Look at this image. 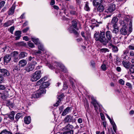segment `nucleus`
<instances>
[{
  "mask_svg": "<svg viewBox=\"0 0 134 134\" xmlns=\"http://www.w3.org/2000/svg\"><path fill=\"white\" fill-rule=\"evenodd\" d=\"M107 39L105 36L104 32H101L100 33L96 32L94 35V37L96 41H99L104 44H106L109 41L111 40L112 36L111 32L109 31H107L105 32Z\"/></svg>",
  "mask_w": 134,
  "mask_h": 134,
  "instance_id": "nucleus-1",
  "label": "nucleus"
},
{
  "mask_svg": "<svg viewBox=\"0 0 134 134\" xmlns=\"http://www.w3.org/2000/svg\"><path fill=\"white\" fill-rule=\"evenodd\" d=\"M36 84L37 85H41L39 87L40 91H41L44 94L46 93V88L48 87L50 85V83L48 81L40 82L39 83L37 81Z\"/></svg>",
  "mask_w": 134,
  "mask_h": 134,
  "instance_id": "nucleus-2",
  "label": "nucleus"
},
{
  "mask_svg": "<svg viewBox=\"0 0 134 134\" xmlns=\"http://www.w3.org/2000/svg\"><path fill=\"white\" fill-rule=\"evenodd\" d=\"M41 72L40 70H38L35 72L31 78V80L32 81H35L39 79L41 76Z\"/></svg>",
  "mask_w": 134,
  "mask_h": 134,
  "instance_id": "nucleus-3",
  "label": "nucleus"
},
{
  "mask_svg": "<svg viewBox=\"0 0 134 134\" xmlns=\"http://www.w3.org/2000/svg\"><path fill=\"white\" fill-rule=\"evenodd\" d=\"M76 120L75 118H74L73 116L70 115H66L64 118L63 122L64 123H69L71 122L73 123L75 122Z\"/></svg>",
  "mask_w": 134,
  "mask_h": 134,
  "instance_id": "nucleus-4",
  "label": "nucleus"
},
{
  "mask_svg": "<svg viewBox=\"0 0 134 134\" xmlns=\"http://www.w3.org/2000/svg\"><path fill=\"white\" fill-rule=\"evenodd\" d=\"M51 70L55 71V72L58 74L59 72H63L64 73H66L67 70L66 68H49Z\"/></svg>",
  "mask_w": 134,
  "mask_h": 134,
  "instance_id": "nucleus-5",
  "label": "nucleus"
},
{
  "mask_svg": "<svg viewBox=\"0 0 134 134\" xmlns=\"http://www.w3.org/2000/svg\"><path fill=\"white\" fill-rule=\"evenodd\" d=\"M44 94L41 91H40V90H38L36 93H34L32 95L31 98H39L41 97L42 94Z\"/></svg>",
  "mask_w": 134,
  "mask_h": 134,
  "instance_id": "nucleus-6",
  "label": "nucleus"
},
{
  "mask_svg": "<svg viewBox=\"0 0 134 134\" xmlns=\"http://www.w3.org/2000/svg\"><path fill=\"white\" fill-rule=\"evenodd\" d=\"M0 75L5 77L9 76L10 73L9 71L5 69H0Z\"/></svg>",
  "mask_w": 134,
  "mask_h": 134,
  "instance_id": "nucleus-7",
  "label": "nucleus"
},
{
  "mask_svg": "<svg viewBox=\"0 0 134 134\" xmlns=\"http://www.w3.org/2000/svg\"><path fill=\"white\" fill-rule=\"evenodd\" d=\"M129 20L127 18L125 20H121L119 21V23L121 26L123 27H127Z\"/></svg>",
  "mask_w": 134,
  "mask_h": 134,
  "instance_id": "nucleus-8",
  "label": "nucleus"
},
{
  "mask_svg": "<svg viewBox=\"0 0 134 134\" xmlns=\"http://www.w3.org/2000/svg\"><path fill=\"white\" fill-rule=\"evenodd\" d=\"M118 19L116 17H114L111 20L110 24L113 27H116L118 26L117 22Z\"/></svg>",
  "mask_w": 134,
  "mask_h": 134,
  "instance_id": "nucleus-9",
  "label": "nucleus"
},
{
  "mask_svg": "<svg viewBox=\"0 0 134 134\" xmlns=\"http://www.w3.org/2000/svg\"><path fill=\"white\" fill-rule=\"evenodd\" d=\"M115 4H112L110 5L107 9V12L112 13L115 9Z\"/></svg>",
  "mask_w": 134,
  "mask_h": 134,
  "instance_id": "nucleus-10",
  "label": "nucleus"
},
{
  "mask_svg": "<svg viewBox=\"0 0 134 134\" xmlns=\"http://www.w3.org/2000/svg\"><path fill=\"white\" fill-rule=\"evenodd\" d=\"M15 7V2H14L8 11V14L9 15H12L14 14Z\"/></svg>",
  "mask_w": 134,
  "mask_h": 134,
  "instance_id": "nucleus-11",
  "label": "nucleus"
},
{
  "mask_svg": "<svg viewBox=\"0 0 134 134\" xmlns=\"http://www.w3.org/2000/svg\"><path fill=\"white\" fill-rule=\"evenodd\" d=\"M76 29L71 25L69 27L68 29V32L70 33H73L76 35H78L79 34L78 32L75 30Z\"/></svg>",
  "mask_w": 134,
  "mask_h": 134,
  "instance_id": "nucleus-12",
  "label": "nucleus"
},
{
  "mask_svg": "<svg viewBox=\"0 0 134 134\" xmlns=\"http://www.w3.org/2000/svg\"><path fill=\"white\" fill-rule=\"evenodd\" d=\"M11 58V55H5L3 58L4 63H8L10 60Z\"/></svg>",
  "mask_w": 134,
  "mask_h": 134,
  "instance_id": "nucleus-13",
  "label": "nucleus"
},
{
  "mask_svg": "<svg viewBox=\"0 0 134 134\" xmlns=\"http://www.w3.org/2000/svg\"><path fill=\"white\" fill-rule=\"evenodd\" d=\"M71 110V108L70 107H67L63 111L61 115L65 116L69 112H70Z\"/></svg>",
  "mask_w": 134,
  "mask_h": 134,
  "instance_id": "nucleus-14",
  "label": "nucleus"
},
{
  "mask_svg": "<svg viewBox=\"0 0 134 134\" xmlns=\"http://www.w3.org/2000/svg\"><path fill=\"white\" fill-rule=\"evenodd\" d=\"M15 114V112L14 111H12L10 114H7V116L11 121H13L14 119V116Z\"/></svg>",
  "mask_w": 134,
  "mask_h": 134,
  "instance_id": "nucleus-15",
  "label": "nucleus"
},
{
  "mask_svg": "<svg viewBox=\"0 0 134 134\" xmlns=\"http://www.w3.org/2000/svg\"><path fill=\"white\" fill-rule=\"evenodd\" d=\"M24 122L25 124H29L31 122V119L30 116L25 117L24 118Z\"/></svg>",
  "mask_w": 134,
  "mask_h": 134,
  "instance_id": "nucleus-16",
  "label": "nucleus"
},
{
  "mask_svg": "<svg viewBox=\"0 0 134 134\" xmlns=\"http://www.w3.org/2000/svg\"><path fill=\"white\" fill-rule=\"evenodd\" d=\"M21 31H16L15 33V35L16 36L15 40H18L21 36Z\"/></svg>",
  "mask_w": 134,
  "mask_h": 134,
  "instance_id": "nucleus-17",
  "label": "nucleus"
},
{
  "mask_svg": "<svg viewBox=\"0 0 134 134\" xmlns=\"http://www.w3.org/2000/svg\"><path fill=\"white\" fill-rule=\"evenodd\" d=\"M120 31L121 34L122 35H126L127 33V27H122L120 30Z\"/></svg>",
  "mask_w": 134,
  "mask_h": 134,
  "instance_id": "nucleus-18",
  "label": "nucleus"
},
{
  "mask_svg": "<svg viewBox=\"0 0 134 134\" xmlns=\"http://www.w3.org/2000/svg\"><path fill=\"white\" fill-rule=\"evenodd\" d=\"M27 63L25 59H22L20 60L19 63V65L20 66H24Z\"/></svg>",
  "mask_w": 134,
  "mask_h": 134,
  "instance_id": "nucleus-19",
  "label": "nucleus"
},
{
  "mask_svg": "<svg viewBox=\"0 0 134 134\" xmlns=\"http://www.w3.org/2000/svg\"><path fill=\"white\" fill-rule=\"evenodd\" d=\"M13 20H9L5 23L3 24V26L4 27H7L11 25L13 23Z\"/></svg>",
  "mask_w": 134,
  "mask_h": 134,
  "instance_id": "nucleus-20",
  "label": "nucleus"
},
{
  "mask_svg": "<svg viewBox=\"0 0 134 134\" xmlns=\"http://www.w3.org/2000/svg\"><path fill=\"white\" fill-rule=\"evenodd\" d=\"M102 0H94L93 1V5L96 6L100 4L102 2Z\"/></svg>",
  "mask_w": 134,
  "mask_h": 134,
  "instance_id": "nucleus-21",
  "label": "nucleus"
},
{
  "mask_svg": "<svg viewBox=\"0 0 134 134\" xmlns=\"http://www.w3.org/2000/svg\"><path fill=\"white\" fill-rule=\"evenodd\" d=\"M23 114L21 113H18L16 115L15 119L16 120V121H17L18 119L21 117H22Z\"/></svg>",
  "mask_w": 134,
  "mask_h": 134,
  "instance_id": "nucleus-22",
  "label": "nucleus"
},
{
  "mask_svg": "<svg viewBox=\"0 0 134 134\" xmlns=\"http://www.w3.org/2000/svg\"><path fill=\"white\" fill-rule=\"evenodd\" d=\"M31 40L35 44L38 45L39 43H41L38 38H31Z\"/></svg>",
  "mask_w": 134,
  "mask_h": 134,
  "instance_id": "nucleus-23",
  "label": "nucleus"
},
{
  "mask_svg": "<svg viewBox=\"0 0 134 134\" xmlns=\"http://www.w3.org/2000/svg\"><path fill=\"white\" fill-rule=\"evenodd\" d=\"M72 25L74 28H75L76 29L78 30V29L77 27V21L76 20H73L72 22Z\"/></svg>",
  "mask_w": 134,
  "mask_h": 134,
  "instance_id": "nucleus-24",
  "label": "nucleus"
},
{
  "mask_svg": "<svg viewBox=\"0 0 134 134\" xmlns=\"http://www.w3.org/2000/svg\"><path fill=\"white\" fill-rule=\"evenodd\" d=\"M65 96L64 95L63 93H62L61 94L59 95L58 97V102H59L61 101L63 98H64Z\"/></svg>",
  "mask_w": 134,
  "mask_h": 134,
  "instance_id": "nucleus-25",
  "label": "nucleus"
},
{
  "mask_svg": "<svg viewBox=\"0 0 134 134\" xmlns=\"http://www.w3.org/2000/svg\"><path fill=\"white\" fill-rule=\"evenodd\" d=\"M74 128L73 126L72 125H70L69 124L67 126L65 127V129L68 130H73L72 129Z\"/></svg>",
  "mask_w": 134,
  "mask_h": 134,
  "instance_id": "nucleus-26",
  "label": "nucleus"
},
{
  "mask_svg": "<svg viewBox=\"0 0 134 134\" xmlns=\"http://www.w3.org/2000/svg\"><path fill=\"white\" fill-rule=\"evenodd\" d=\"M7 103H6V105L8 107L10 106L11 108H13L14 106L13 102H11L10 100H7Z\"/></svg>",
  "mask_w": 134,
  "mask_h": 134,
  "instance_id": "nucleus-27",
  "label": "nucleus"
},
{
  "mask_svg": "<svg viewBox=\"0 0 134 134\" xmlns=\"http://www.w3.org/2000/svg\"><path fill=\"white\" fill-rule=\"evenodd\" d=\"M27 53L25 52H22L20 53L19 55V59L23 58L27 56Z\"/></svg>",
  "mask_w": 134,
  "mask_h": 134,
  "instance_id": "nucleus-28",
  "label": "nucleus"
},
{
  "mask_svg": "<svg viewBox=\"0 0 134 134\" xmlns=\"http://www.w3.org/2000/svg\"><path fill=\"white\" fill-rule=\"evenodd\" d=\"M91 99L92 100V102L91 103L93 105L94 104H97V105L99 107V105L98 103L97 102L96 100L94 99L93 97H91Z\"/></svg>",
  "mask_w": 134,
  "mask_h": 134,
  "instance_id": "nucleus-29",
  "label": "nucleus"
},
{
  "mask_svg": "<svg viewBox=\"0 0 134 134\" xmlns=\"http://www.w3.org/2000/svg\"><path fill=\"white\" fill-rule=\"evenodd\" d=\"M99 51L100 53H105L106 52H109V49L107 48H103L99 49Z\"/></svg>",
  "mask_w": 134,
  "mask_h": 134,
  "instance_id": "nucleus-30",
  "label": "nucleus"
},
{
  "mask_svg": "<svg viewBox=\"0 0 134 134\" xmlns=\"http://www.w3.org/2000/svg\"><path fill=\"white\" fill-rule=\"evenodd\" d=\"M107 74L109 75L110 76H109L110 77V78H111L112 79H113L114 78L115 75L114 74H113V73L111 71L109 70V71H108L107 72Z\"/></svg>",
  "mask_w": 134,
  "mask_h": 134,
  "instance_id": "nucleus-31",
  "label": "nucleus"
},
{
  "mask_svg": "<svg viewBox=\"0 0 134 134\" xmlns=\"http://www.w3.org/2000/svg\"><path fill=\"white\" fill-rule=\"evenodd\" d=\"M0 134H12L10 132L8 131L6 129H4L2 131Z\"/></svg>",
  "mask_w": 134,
  "mask_h": 134,
  "instance_id": "nucleus-32",
  "label": "nucleus"
},
{
  "mask_svg": "<svg viewBox=\"0 0 134 134\" xmlns=\"http://www.w3.org/2000/svg\"><path fill=\"white\" fill-rule=\"evenodd\" d=\"M18 53L17 51H14L11 53H10L11 56L13 57H14L18 56Z\"/></svg>",
  "mask_w": 134,
  "mask_h": 134,
  "instance_id": "nucleus-33",
  "label": "nucleus"
},
{
  "mask_svg": "<svg viewBox=\"0 0 134 134\" xmlns=\"http://www.w3.org/2000/svg\"><path fill=\"white\" fill-rule=\"evenodd\" d=\"M104 7L102 5H99L97 8V10L99 12H101L103 11L104 10Z\"/></svg>",
  "mask_w": 134,
  "mask_h": 134,
  "instance_id": "nucleus-34",
  "label": "nucleus"
},
{
  "mask_svg": "<svg viewBox=\"0 0 134 134\" xmlns=\"http://www.w3.org/2000/svg\"><path fill=\"white\" fill-rule=\"evenodd\" d=\"M68 85L67 82L65 81L64 82L63 88L62 90L63 91L67 89L68 88Z\"/></svg>",
  "mask_w": 134,
  "mask_h": 134,
  "instance_id": "nucleus-35",
  "label": "nucleus"
},
{
  "mask_svg": "<svg viewBox=\"0 0 134 134\" xmlns=\"http://www.w3.org/2000/svg\"><path fill=\"white\" fill-rule=\"evenodd\" d=\"M89 3L88 2H86L85 5L84 7L85 9L87 11H89L90 10V8L89 7Z\"/></svg>",
  "mask_w": 134,
  "mask_h": 134,
  "instance_id": "nucleus-36",
  "label": "nucleus"
},
{
  "mask_svg": "<svg viewBox=\"0 0 134 134\" xmlns=\"http://www.w3.org/2000/svg\"><path fill=\"white\" fill-rule=\"evenodd\" d=\"M37 45H38V48L39 50L43 51H44V49L43 48V46L41 43H39Z\"/></svg>",
  "mask_w": 134,
  "mask_h": 134,
  "instance_id": "nucleus-37",
  "label": "nucleus"
},
{
  "mask_svg": "<svg viewBox=\"0 0 134 134\" xmlns=\"http://www.w3.org/2000/svg\"><path fill=\"white\" fill-rule=\"evenodd\" d=\"M122 63L124 67H130V63L127 61H123Z\"/></svg>",
  "mask_w": 134,
  "mask_h": 134,
  "instance_id": "nucleus-38",
  "label": "nucleus"
},
{
  "mask_svg": "<svg viewBox=\"0 0 134 134\" xmlns=\"http://www.w3.org/2000/svg\"><path fill=\"white\" fill-rule=\"evenodd\" d=\"M114 29L113 30L112 32L113 33H115V34H116L119 32V30L118 28V26H117L113 27Z\"/></svg>",
  "mask_w": 134,
  "mask_h": 134,
  "instance_id": "nucleus-39",
  "label": "nucleus"
},
{
  "mask_svg": "<svg viewBox=\"0 0 134 134\" xmlns=\"http://www.w3.org/2000/svg\"><path fill=\"white\" fill-rule=\"evenodd\" d=\"M73 130H66V131L63 132L62 134H73Z\"/></svg>",
  "mask_w": 134,
  "mask_h": 134,
  "instance_id": "nucleus-40",
  "label": "nucleus"
},
{
  "mask_svg": "<svg viewBox=\"0 0 134 134\" xmlns=\"http://www.w3.org/2000/svg\"><path fill=\"white\" fill-rule=\"evenodd\" d=\"M112 48L113 52L115 53L117 52L118 50V47L114 45L112 46Z\"/></svg>",
  "mask_w": 134,
  "mask_h": 134,
  "instance_id": "nucleus-41",
  "label": "nucleus"
},
{
  "mask_svg": "<svg viewBox=\"0 0 134 134\" xmlns=\"http://www.w3.org/2000/svg\"><path fill=\"white\" fill-rule=\"evenodd\" d=\"M48 77L47 76H44V77L41 78L40 80L38 81V82L39 83L40 82H42L43 81H45L47 80Z\"/></svg>",
  "mask_w": 134,
  "mask_h": 134,
  "instance_id": "nucleus-42",
  "label": "nucleus"
},
{
  "mask_svg": "<svg viewBox=\"0 0 134 134\" xmlns=\"http://www.w3.org/2000/svg\"><path fill=\"white\" fill-rule=\"evenodd\" d=\"M20 68H14L13 69V71L14 72H15V74H17L20 70Z\"/></svg>",
  "mask_w": 134,
  "mask_h": 134,
  "instance_id": "nucleus-43",
  "label": "nucleus"
},
{
  "mask_svg": "<svg viewBox=\"0 0 134 134\" xmlns=\"http://www.w3.org/2000/svg\"><path fill=\"white\" fill-rule=\"evenodd\" d=\"M34 69V68H25L24 70L26 71L29 72L30 71H32Z\"/></svg>",
  "mask_w": 134,
  "mask_h": 134,
  "instance_id": "nucleus-44",
  "label": "nucleus"
},
{
  "mask_svg": "<svg viewBox=\"0 0 134 134\" xmlns=\"http://www.w3.org/2000/svg\"><path fill=\"white\" fill-rule=\"evenodd\" d=\"M132 21L130 20V21L129 24V31L130 32H131L132 31Z\"/></svg>",
  "mask_w": 134,
  "mask_h": 134,
  "instance_id": "nucleus-45",
  "label": "nucleus"
},
{
  "mask_svg": "<svg viewBox=\"0 0 134 134\" xmlns=\"http://www.w3.org/2000/svg\"><path fill=\"white\" fill-rule=\"evenodd\" d=\"M70 83L71 85L72 86V87L74 88H75V83L74 82L72 81L71 80H70Z\"/></svg>",
  "mask_w": 134,
  "mask_h": 134,
  "instance_id": "nucleus-46",
  "label": "nucleus"
},
{
  "mask_svg": "<svg viewBox=\"0 0 134 134\" xmlns=\"http://www.w3.org/2000/svg\"><path fill=\"white\" fill-rule=\"evenodd\" d=\"M127 69H129L130 74H134V68H126Z\"/></svg>",
  "mask_w": 134,
  "mask_h": 134,
  "instance_id": "nucleus-47",
  "label": "nucleus"
},
{
  "mask_svg": "<svg viewBox=\"0 0 134 134\" xmlns=\"http://www.w3.org/2000/svg\"><path fill=\"white\" fill-rule=\"evenodd\" d=\"M129 53V51L127 49H126L123 51V54L122 55H126L127 56V55Z\"/></svg>",
  "mask_w": 134,
  "mask_h": 134,
  "instance_id": "nucleus-48",
  "label": "nucleus"
},
{
  "mask_svg": "<svg viewBox=\"0 0 134 134\" xmlns=\"http://www.w3.org/2000/svg\"><path fill=\"white\" fill-rule=\"evenodd\" d=\"M85 107H86L87 109H88L89 108V106L88 101L87 100L86 101L85 103Z\"/></svg>",
  "mask_w": 134,
  "mask_h": 134,
  "instance_id": "nucleus-49",
  "label": "nucleus"
},
{
  "mask_svg": "<svg viewBox=\"0 0 134 134\" xmlns=\"http://www.w3.org/2000/svg\"><path fill=\"white\" fill-rule=\"evenodd\" d=\"M28 45L31 48H34L35 47L34 45L32 43H31L30 42H28Z\"/></svg>",
  "mask_w": 134,
  "mask_h": 134,
  "instance_id": "nucleus-50",
  "label": "nucleus"
},
{
  "mask_svg": "<svg viewBox=\"0 0 134 134\" xmlns=\"http://www.w3.org/2000/svg\"><path fill=\"white\" fill-rule=\"evenodd\" d=\"M112 127L114 132L116 133V126L115 123L114 124L112 125Z\"/></svg>",
  "mask_w": 134,
  "mask_h": 134,
  "instance_id": "nucleus-51",
  "label": "nucleus"
},
{
  "mask_svg": "<svg viewBox=\"0 0 134 134\" xmlns=\"http://www.w3.org/2000/svg\"><path fill=\"white\" fill-rule=\"evenodd\" d=\"M126 85L129 87V88L130 90H131L132 89V86L131 84L129 82H127L126 84Z\"/></svg>",
  "mask_w": 134,
  "mask_h": 134,
  "instance_id": "nucleus-52",
  "label": "nucleus"
},
{
  "mask_svg": "<svg viewBox=\"0 0 134 134\" xmlns=\"http://www.w3.org/2000/svg\"><path fill=\"white\" fill-rule=\"evenodd\" d=\"M64 106L63 105H62V106H61L59 107V111H60L59 114H60L63 111V109L64 108Z\"/></svg>",
  "mask_w": 134,
  "mask_h": 134,
  "instance_id": "nucleus-53",
  "label": "nucleus"
},
{
  "mask_svg": "<svg viewBox=\"0 0 134 134\" xmlns=\"http://www.w3.org/2000/svg\"><path fill=\"white\" fill-rule=\"evenodd\" d=\"M119 83L122 85L124 84V81L122 79H120L119 80Z\"/></svg>",
  "mask_w": 134,
  "mask_h": 134,
  "instance_id": "nucleus-54",
  "label": "nucleus"
},
{
  "mask_svg": "<svg viewBox=\"0 0 134 134\" xmlns=\"http://www.w3.org/2000/svg\"><path fill=\"white\" fill-rule=\"evenodd\" d=\"M14 29V26H11L10 28L9 31L12 34H13V31Z\"/></svg>",
  "mask_w": 134,
  "mask_h": 134,
  "instance_id": "nucleus-55",
  "label": "nucleus"
},
{
  "mask_svg": "<svg viewBox=\"0 0 134 134\" xmlns=\"http://www.w3.org/2000/svg\"><path fill=\"white\" fill-rule=\"evenodd\" d=\"M4 80V78L2 76L0 75V83L3 82Z\"/></svg>",
  "mask_w": 134,
  "mask_h": 134,
  "instance_id": "nucleus-56",
  "label": "nucleus"
},
{
  "mask_svg": "<svg viewBox=\"0 0 134 134\" xmlns=\"http://www.w3.org/2000/svg\"><path fill=\"white\" fill-rule=\"evenodd\" d=\"M19 58L18 56L14 57L13 61L14 62H17L19 60Z\"/></svg>",
  "mask_w": 134,
  "mask_h": 134,
  "instance_id": "nucleus-57",
  "label": "nucleus"
},
{
  "mask_svg": "<svg viewBox=\"0 0 134 134\" xmlns=\"http://www.w3.org/2000/svg\"><path fill=\"white\" fill-rule=\"evenodd\" d=\"M57 66H58L59 67H63L64 66L61 63H57Z\"/></svg>",
  "mask_w": 134,
  "mask_h": 134,
  "instance_id": "nucleus-58",
  "label": "nucleus"
},
{
  "mask_svg": "<svg viewBox=\"0 0 134 134\" xmlns=\"http://www.w3.org/2000/svg\"><path fill=\"white\" fill-rule=\"evenodd\" d=\"M5 88V86L0 84V90H4Z\"/></svg>",
  "mask_w": 134,
  "mask_h": 134,
  "instance_id": "nucleus-59",
  "label": "nucleus"
},
{
  "mask_svg": "<svg viewBox=\"0 0 134 134\" xmlns=\"http://www.w3.org/2000/svg\"><path fill=\"white\" fill-rule=\"evenodd\" d=\"M5 3V1H2L0 3V7L1 8L3 6Z\"/></svg>",
  "mask_w": 134,
  "mask_h": 134,
  "instance_id": "nucleus-60",
  "label": "nucleus"
},
{
  "mask_svg": "<svg viewBox=\"0 0 134 134\" xmlns=\"http://www.w3.org/2000/svg\"><path fill=\"white\" fill-rule=\"evenodd\" d=\"M129 48L130 50H134V45H129L128 47Z\"/></svg>",
  "mask_w": 134,
  "mask_h": 134,
  "instance_id": "nucleus-61",
  "label": "nucleus"
},
{
  "mask_svg": "<svg viewBox=\"0 0 134 134\" xmlns=\"http://www.w3.org/2000/svg\"><path fill=\"white\" fill-rule=\"evenodd\" d=\"M127 56L122 55V58H123V61H126L127 59L126 58Z\"/></svg>",
  "mask_w": 134,
  "mask_h": 134,
  "instance_id": "nucleus-62",
  "label": "nucleus"
},
{
  "mask_svg": "<svg viewBox=\"0 0 134 134\" xmlns=\"http://www.w3.org/2000/svg\"><path fill=\"white\" fill-rule=\"evenodd\" d=\"M97 105V104H95L93 105L94 108V109L96 111H97L98 109V108Z\"/></svg>",
  "mask_w": 134,
  "mask_h": 134,
  "instance_id": "nucleus-63",
  "label": "nucleus"
},
{
  "mask_svg": "<svg viewBox=\"0 0 134 134\" xmlns=\"http://www.w3.org/2000/svg\"><path fill=\"white\" fill-rule=\"evenodd\" d=\"M130 56L134 57V52L133 51L130 52Z\"/></svg>",
  "mask_w": 134,
  "mask_h": 134,
  "instance_id": "nucleus-64",
  "label": "nucleus"
}]
</instances>
